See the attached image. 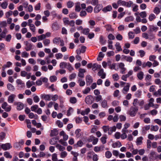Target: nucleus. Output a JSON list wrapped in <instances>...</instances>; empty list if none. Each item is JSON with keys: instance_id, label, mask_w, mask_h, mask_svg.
<instances>
[{"instance_id": "23", "label": "nucleus", "mask_w": 161, "mask_h": 161, "mask_svg": "<svg viewBox=\"0 0 161 161\" xmlns=\"http://www.w3.org/2000/svg\"><path fill=\"white\" fill-rule=\"evenodd\" d=\"M104 147L103 146H100V147L96 146L94 148V150L96 152H98L101 150H103Z\"/></svg>"}, {"instance_id": "56", "label": "nucleus", "mask_w": 161, "mask_h": 161, "mask_svg": "<svg viewBox=\"0 0 161 161\" xmlns=\"http://www.w3.org/2000/svg\"><path fill=\"white\" fill-rule=\"evenodd\" d=\"M77 16L74 13H72L69 14V17L71 19H74L77 18Z\"/></svg>"}, {"instance_id": "45", "label": "nucleus", "mask_w": 161, "mask_h": 161, "mask_svg": "<svg viewBox=\"0 0 161 161\" xmlns=\"http://www.w3.org/2000/svg\"><path fill=\"white\" fill-rule=\"evenodd\" d=\"M94 154V153L92 151H90L89 152L87 153V159L89 160L90 159L92 158V156Z\"/></svg>"}, {"instance_id": "2", "label": "nucleus", "mask_w": 161, "mask_h": 161, "mask_svg": "<svg viewBox=\"0 0 161 161\" xmlns=\"http://www.w3.org/2000/svg\"><path fill=\"white\" fill-rule=\"evenodd\" d=\"M138 111L137 107H131L130 109L129 114L131 117H134L136 115Z\"/></svg>"}, {"instance_id": "41", "label": "nucleus", "mask_w": 161, "mask_h": 161, "mask_svg": "<svg viewBox=\"0 0 161 161\" xmlns=\"http://www.w3.org/2000/svg\"><path fill=\"white\" fill-rule=\"evenodd\" d=\"M12 65V63L10 61L7 62L6 64L3 67V69H5L6 68H9L11 67Z\"/></svg>"}, {"instance_id": "4", "label": "nucleus", "mask_w": 161, "mask_h": 161, "mask_svg": "<svg viewBox=\"0 0 161 161\" xmlns=\"http://www.w3.org/2000/svg\"><path fill=\"white\" fill-rule=\"evenodd\" d=\"M41 97L46 101H50L51 100V95L50 94H43L41 95Z\"/></svg>"}, {"instance_id": "29", "label": "nucleus", "mask_w": 161, "mask_h": 161, "mask_svg": "<svg viewBox=\"0 0 161 161\" xmlns=\"http://www.w3.org/2000/svg\"><path fill=\"white\" fill-rule=\"evenodd\" d=\"M64 23L65 25H69L70 26H74L75 22L74 21H64Z\"/></svg>"}, {"instance_id": "58", "label": "nucleus", "mask_w": 161, "mask_h": 161, "mask_svg": "<svg viewBox=\"0 0 161 161\" xmlns=\"http://www.w3.org/2000/svg\"><path fill=\"white\" fill-rule=\"evenodd\" d=\"M105 155L106 157L108 158H110L112 156V153L109 151H106L105 152Z\"/></svg>"}, {"instance_id": "18", "label": "nucleus", "mask_w": 161, "mask_h": 161, "mask_svg": "<svg viewBox=\"0 0 161 161\" xmlns=\"http://www.w3.org/2000/svg\"><path fill=\"white\" fill-rule=\"evenodd\" d=\"M59 139L58 137H53L49 140V143L52 145H55L57 143V141Z\"/></svg>"}, {"instance_id": "40", "label": "nucleus", "mask_w": 161, "mask_h": 161, "mask_svg": "<svg viewBox=\"0 0 161 161\" xmlns=\"http://www.w3.org/2000/svg\"><path fill=\"white\" fill-rule=\"evenodd\" d=\"M159 129L158 126L157 125H152L151 128L150 129L151 131H157Z\"/></svg>"}, {"instance_id": "51", "label": "nucleus", "mask_w": 161, "mask_h": 161, "mask_svg": "<svg viewBox=\"0 0 161 161\" xmlns=\"http://www.w3.org/2000/svg\"><path fill=\"white\" fill-rule=\"evenodd\" d=\"M74 3L70 1H68L67 3V7L69 8H72L74 6Z\"/></svg>"}, {"instance_id": "24", "label": "nucleus", "mask_w": 161, "mask_h": 161, "mask_svg": "<svg viewBox=\"0 0 161 161\" xmlns=\"http://www.w3.org/2000/svg\"><path fill=\"white\" fill-rule=\"evenodd\" d=\"M135 14L136 16L140 15L142 18H144L147 16V14L145 11H143L140 13H136Z\"/></svg>"}, {"instance_id": "9", "label": "nucleus", "mask_w": 161, "mask_h": 161, "mask_svg": "<svg viewBox=\"0 0 161 161\" xmlns=\"http://www.w3.org/2000/svg\"><path fill=\"white\" fill-rule=\"evenodd\" d=\"M16 97V95L14 94H11L10 95L8 98V102L9 103H13Z\"/></svg>"}, {"instance_id": "44", "label": "nucleus", "mask_w": 161, "mask_h": 161, "mask_svg": "<svg viewBox=\"0 0 161 161\" xmlns=\"http://www.w3.org/2000/svg\"><path fill=\"white\" fill-rule=\"evenodd\" d=\"M3 155L6 158H12V156L10 155L9 153L8 152H4L3 153Z\"/></svg>"}, {"instance_id": "15", "label": "nucleus", "mask_w": 161, "mask_h": 161, "mask_svg": "<svg viewBox=\"0 0 161 161\" xmlns=\"http://www.w3.org/2000/svg\"><path fill=\"white\" fill-rule=\"evenodd\" d=\"M100 70L98 73L97 75L98 76H101V78L104 79L105 78L106 74L104 72L103 69H100Z\"/></svg>"}, {"instance_id": "16", "label": "nucleus", "mask_w": 161, "mask_h": 161, "mask_svg": "<svg viewBox=\"0 0 161 161\" xmlns=\"http://www.w3.org/2000/svg\"><path fill=\"white\" fill-rule=\"evenodd\" d=\"M90 139L91 140H89V142L92 141V143L93 145H95L97 143L98 140L97 138L93 136H90Z\"/></svg>"}, {"instance_id": "27", "label": "nucleus", "mask_w": 161, "mask_h": 161, "mask_svg": "<svg viewBox=\"0 0 161 161\" xmlns=\"http://www.w3.org/2000/svg\"><path fill=\"white\" fill-rule=\"evenodd\" d=\"M112 146L113 148L119 147L122 146V144L120 142L117 141L115 143H113Z\"/></svg>"}, {"instance_id": "3", "label": "nucleus", "mask_w": 161, "mask_h": 161, "mask_svg": "<svg viewBox=\"0 0 161 161\" xmlns=\"http://www.w3.org/2000/svg\"><path fill=\"white\" fill-rule=\"evenodd\" d=\"M119 68L120 69V72L122 74H125L126 70V69L125 67V64L122 62H120L118 64Z\"/></svg>"}, {"instance_id": "20", "label": "nucleus", "mask_w": 161, "mask_h": 161, "mask_svg": "<svg viewBox=\"0 0 161 161\" xmlns=\"http://www.w3.org/2000/svg\"><path fill=\"white\" fill-rule=\"evenodd\" d=\"M112 9L111 5H108L106 7H104L102 9V11L104 13H106L110 11Z\"/></svg>"}, {"instance_id": "22", "label": "nucleus", "mask_w": 161, "mask_h": 161, "mask_svg": "<svg viewBox=\"0 0 161 161\" xmlns=\"http://www.w3.org/2000/svg\"><path fill=\"white\" fill-rule=\"evenodd\" d=\"M143 137L142 136H140L137 137L136 139V143L137 145H141L142 143V140H143Z\"/></svg>"}, {"instance_id": "50", "label": "nucleus", "mask_w": 161, "mask_h": 161, "mask_svg": "<svg viewBox=\"0 0 161 161\" xmlns=\"http://www.w3.org/2000/svg\"><path fill=\"white\" fill-rule=\"evenodd\" d=\"M34 84V83L33 81H28L26 83L27 87L28 88H30L31 86Z\"/></svg>"}, {"instance_id": "26", "label": "nucleus", "mask_w": 161, "mask_h": 161, "mask_svg": "<svg viewBox=\"0 0 161 161\" xmlns=\"http://www.w3.org/2000/svg\"><path fill=\"white\" fill-rule=\"evenodd\" d=\"M81 10L80 3V2H77L75 3V10L76 11L79 12Z\"/></svg>"}, {"instance_id": "52", "label": "nucleus", "mask_w": 161, "mask_h": 161, "mask_svg": "<svg viewBox=\"0 0 161 161\" xmlns=\"http://www.w3.org/2000/svg\"><path fill=\"white\" fill-rule=\"evenodd\" d=\"M113 42L110 41H108V47L109 49L113 50L114 48L112 45Z\"/></svg>"}, {"instance_id": "55", "label": "nucleus", "mask_w": 161, "mask_h": 161, "mask_svg": "<svg viewBox=\"0 0 161 161\" xmlns=\"http://www.w3.org/2000/svg\"><path fill=\"white\" fill-rule=\"evenodd\" d=\"M38 40L40 41L43 39H45L46 38L44 34H42L41 35L38 36H37Z\"/></svg>"}, {"instance_id": "38", "label": "nucleus", "mask_w": 161, "mask_h": 161, "mask_svg": "<svg viewBox=\"0 0 161 161\" xmlns=\"http://www.w3.org/2000/svg\"><path fill=\"white\" fill-rule=\"evenodd\" d=\"M78 83H79V85L80 86H83L85 84V82L84 80L79 78L78 80Z\"/></svg>"}, {"instance_id": "34", "label": "nucleus", "mask_w": 161, "mask_h": 161, "mask_svg": "<svg viewBox=\"0 0 161 161\" xmlns=\"http://www.w3.org/2000/svg\"><path fill=\"white\" fill-rule=\"evenodd\" d=\"M115 46L118 52H119L122 50V48H121L120 44L119 42H117L115 45Z\"/></svg>"}, {"instance_id": "17", "label": "nucleus", "mask_w": 161, "mask_h": 161, "mask_svg": "<svg viewBox=\"0 0 161 161\" xmlns=\"http://www.w3.org/2000/svg\"><path fill=\"white\" fill-rule=\"evenodd\" d=\"M79 73L78 76L79 77L83 78L84 77V73L86 72V70L85 69L80 68L79 69Z\"/></svg>"}, {"instance_id": "59", "label": "nucleus", "mask_w": 161, "mask_h": 161, "mask_svg": "<svg viewBox=\"0 0 161 161\" xmlns=\"http://www.w3.org/2000/svg\"><path fill=\"white\" fill-rule=\"evenodd\" d=\"M70 102L73 104L77 102V99L75 97H71L69 100Z\"/></svg>"}, {"instance_id": "63", "label": "nucleus", "mask_w": 161, "mask_h": 161, "mask_svg": "<svg viewBox=\"0 0 161 161\" xmlns=\"http://www.w3.org/2000/svg\"><path fill=\"white\" fill-rule=\"evenodd\" d=\"M57 79V77L55 76H52L50 77L49 80L51 82H53L55 81Z\"/></svg>"}, {"instance_id": "12", "label": "nucleus", "mask_w": 161, "mask_h": 161, "mask_svg": "<svg viewBox=\"0 0 161 161\" xmlns=\"http://www.w3.org/2000/svg\"><path fill=\"white\" fill-rule=\"evenodd\" d=\"M142 36L143 37L145 38L146 39H148L151 40L154 38V36L153 35H148L147 33H144L142 34Z\"/></svg>"}, {"instance_id": "42", "label": "nucleus", "mask_w": 161, "mask_h": 161, "mask_svg": "<svg viewBox=\"0 0 161 161\" xmlns=\"http://www.w3.org/2000/svg\"><path fill=\"white\" fill-rule=\"evenodd\" d=\"M56 147L60 151H63L65 150V148L63 146L59 144H57L56 145Z\"/></svg>"}, {"instance_id": "7", "label": "nucleus", "mask_w": 161, "mask_h": 161, "mask_svg": "<svg viewBox=\"0 0 161 161\" xmlns=\"http://www.w3.org/2000/svg\"><path fill=\"white\" fill-rule=\"evenodd\" d=\"M85 102L88 104H91L93 103V97L89 95L86 96L85 99Z\"/></svg>"}, {"instance_id": "1", "label": "nucleus", "mask_w": 161, "mask_h": 161, "mask_svg": "<svg viewBox=\"0 0 161 161\" xmlns=\"http://www.w3.org/2000/svg\"><path fill=\"white\" fill-rule=\"evenodd\" d=\"M1 107L3 109L7 112H10L12 109L11 106L8 105L6 102H3L2 103Z\"/></svg>"}, {"instance_id": "8", "label": "nucleus", "mask_w": 161, "mask_h": 161, "mask_svg": "<svg viewBox=\"0 0 161 161\" xmlns=\"http://www.w3.org/2000/svg\"><path fill=\"white\" fill-rule=\"evenodd\" d=\"M14 105H16L17 109L18 110H20L23 109L24 108V105L21 102H15L14 103Z\"/></svg>"}, {"instance_id": "6", "label": "nucleus", "mask_w": 161, "mask_h": 161, "mask_svg": "<svg viewBox=\"0 0 161 161\" xmlns=\"http://www.w3.org/2000/svg\"><path fill=\"white\" fill-rule=\"evenodd\" d=\"M12 147L11 145L9 143L3 144L2 145V148L4 151L9 150Z\"/></svg>"}, {"instance_id": "43", "label": "nucleus", "mask_w": 161, "mask_h": 161, "mask_svg": "<svg viewBox=\"0 0 161 161\" xmlns=\"http://www.w3.org/2000/svg\"><path fill=\"white\" fill-rule=\"evenodd\" d=\"M51 100L53 101H55L59 98L57 94L51 95Z\"/></svg>"}, {"instance_id": "47", "label": "nucleus", "mask_w": 161, "mask_h": 161, "mask_svg": "<svg viewBox=\"0 0 161 161\" xmlns=\"http://www.w3.org/2000/svg\"><path fill=\"white\" fill-rule=\"evenodd\" d=\"M55 57L57 59H61L63 57V55L61 53H58L55 54Z\"/></svg>"}, {"instance_id": "5", "label": "nucleus", "mask_w": 161, "mask_h": 161, "mask_svg": "<svg viewBox=\"0 0 161 161\" xmlns=\"http://www.w3.org/2000/svg\"><path fill=\"white\" fill-rule=\"evenodd\" d=\"M24 43L25 45V48L26 51H29L32 49L33 45L31 43L28 42L27 41H25Z\"/></svg>"}, {"instance_id": "57", "label": "nucleus", "mask_w": 161, "mask_h": 161, "mask_svg": "<svg viewBox=\"0 0 161 161\" xmlns=\"http://www.w3.org/2000/svg\"><path fill=\"white\" fill-rule=\"evenodd\" d=\"M154 100L153 98H151L149 100V103H148L151 107H152L154 105Z\"/></svg>"}, {"instance_id": "13", "label": "nucleus", "mask_w": 161, "mask_h": 161, "mask_svg": "<svg viewBox=\"0 0 161 161\" xmlns=\"http://www.w3.org/2000/svg\"><path fill=\"white\" fill-rule=\"evenodd\" d=\"M130 86V84L128 83H127L126 85L124 86L122 91V92L123 94H125L127 93V92L129 90Z\"/></svg>"}, {"instance_id": "49", "label": "nucleus", "mask_w": 161, "mask_h": 161, "mask_svg": "<svg viewBox=\"0 0 161 161\" xmlns=\"http://www.w3.org/2000/svg\"><path fill=\"white\" fill-rule=\"evenodd\" d=\"M93 7L91 6H88L86 9V10L88 13H91L93 11Z\"/></svg>"}, {"instance_id": "32", "label": "nucleus", "mask_w": 161, "mask_h": 161, "mask_svg": "<svg viewBox=\"0 0 161 161\" xmlns=\"http://www.w3.org/2000/svg\"><path fill=\"white\" fill-rule=\"evenodd\" d=\"M90 110L89 108H88L85 109V110L82 111L80 113L82 115H84L87 114L90 112Z\"/></svg>"}, {"instance_id": "62", "label": "nucleus", "mask_w": 161, "mask_h": 161, "mask_svg": "<svg viewBox=\"0 0 161 161\" xmlns=\"http://www.w3.org/2000/svg\"><path fill=\"white\" fill-rule=\"evenodd\" d=\"M41 3H38L36 4L34 7V8L35 10H39L41 8Z\"/></svg>"}, {"instance_id": "28", "label": "nucleus", "mask_w": 161, "mask_h": 161, "mask_svg": "<svg viewBox=\"0 0 161 161\" xmlns=\"http://www.w3.org/2000/svg\"><path fill=\"white\" fill-rule=\"evenodd\" d=\"M101 68V66L100 65L96 64H94L92 67V70L93 71H95L97 69H100Z\"/></svg>"}, {"instance_id": "11", "label": "nucleus", "mask_w": 161, "mask_h": 161, "mask_svg": "<svg viewBox=\"0 0 161 161\" xmlns=\"http://www.w3.org/2000/svg\"><path fill=\"white\" fill-rule=\"evenodd\" d=\"M152 76L149 74H147L146 75L145 80L147 83L146 85L147 86L150 85H151V83H149L151 80Z\"/></svg>"}, {"instance_id": "37", "label": "nucleus", "mask_w": 161, "mask_h": 161, "mask_svg": "<svg viewBox=\"0 0 161 161\" xmlns=\"http://www.w3.org/2000/svg\"><path fill=\"white\" fill-rule=\"evenodd\" d=\"M68 63L64 62H61L59 64V67L61 69L66 68Z\"/></svg>"}, {"instance_id": "46", "label": "nucleus", "mask_w": 161, "mask_h": 161, "mask_svg": "<svg viewBox=\"0 0 161 161\" xmlns=\"http://www.w3.org/2000/svg\"><path fill=\"white\" fill-rule=\"evenodd\" d=\"M61 39L60 37H55L53 40V43L54 44H58L60 42Z\"/></svg>"}, {"instance_id": "33", "label": "nucleus", "mask_w": 161, "mask_h": 161, "mask_svg": "<svg viewBox=\"0 0 161 161\" xmlns=\"http://www.w3.org/2000/svg\"><path fill=\"white\" fill-rule=\"evenodd\" d=\"M153 95L156 97L161 96V89H159L157 91L154 92Z\"/></svg>"}, {"instance_id": "25", "label": "nucleus", "mask_w": 161, "mask_h": 161, "mask_svg": "<svg viewBox=\"0 0 161 161\" xmlns=\"http://www.w3.org/2000/svg\"><path fill=\"white\" fill-rule=\"evenodd\" d=\"M101 9V6L99 4L97 5L94 8V11L95 13H98Z\"/></svg>"}, {"instance_id": "39", "label": "nucleus", "mask_w": 161, "mask_h": 161, "mask_svg": "<svg viewBox=\"0 0 161 161\" xmlns=\"http://www.w3.org/2000/svg\"><path fill=\"white\" fill-rule=\"evenodd\" d=\"M7 87L9 91H13L14 90V86L11 84H8L7 85Z\"/></svg>"}, {"instance_id": "64", "label": "nucleus", "mask_w": 161, "mask_h": 161, "mask_svg": "<svg viewBox=\"0 0 161 161\" xmlns=\"http://www.w3.org/2000/svg\"><path fill=\"white\" fill-rule=\"evenodd\" d=\"M8 5V3L7 2H4L2 3L1 6L2 8L6 9L7 8Z\"/></svg>"}, {"instance_id": "14", "label": "nucleus", "mask_w": 161, "mask_h": 161, "mask_svg": "<svg viewBox=\"0 0 161 161\" xmlns=\"http://www.w3.org/2000/svg\"><path fill=\"white\" fill-rule=\"evenodd\" d=\"M16 82L18 86L19 87L23 88L25 86V83L20 79L17 80H16Z\"/></svg>"}, {"instance_id": "35", "label": "nucleus", "mask_w": 161, "mask_h": 161, "mask_svg": "<svg viewBox=\"0 0 161 161\" xmlns=\"http://www.w3.org/2000/svg\"><path fill=\"white\" fill-rule=\"evenodd\" d=\"M101 106L103 108H108V106L107 101L105 100H103L101 103Z\"/></svg>"}, {"instance_id": "48", "label": "nucleus", "mask_w": 161, "mask_h": 161, "mask_svg": "<svg viewBox=\"0 0 161 161\" xmlns=\"http://www.w3.org/2000/svg\"><path fill=\"white\" fill-rule=\"evenodd\" d=\"M126 130H124V129H123L122 130V132H123V134H122L120 136V137L122 139H124L126 138L127 136V135L125 133V132H126Z\"/></svg>"}, {"instance_id": "36", "label": "nucleus", "mask_w": 161, "mask_h": 161, "mask_svg": "<svg viewBox=\"0 0 161 161\" xmlns=\"http://www.w3.org/2000/svg\"><path fill=\"white\" fill-rule=\"evenodd\" d=\"M58 134L57 131L56 129H54L53 130H51L50 133V136H56Z\"/></svg>"}, {"instance_id": "10", "label": "nucleus", "mask_w": 161, "mask_h": 161, "mask_svg": "<svg viewBox=\"0 0 161 161\" xmlns=\"http://www.w3.org/2000/svg\"><path fill=\"white\" fill-rule=\"evenodd\" d=\"M87 85H90L92 82V77L89 75H87L86 78Z\"/></svg>"}, {"instance_id": "53", "label": "nucleus", "mask_w": 161, "mask_h": 161, "mask_svg": "<svg viewBox=\"0 0 161 161\" xmlns=\"http://www.w3.org/2000/svg\"><path fill=\"white\" fill-rule=\"evenodd\" d=\"M50 42V40L48 39H45L43 41V43L45 46H48Z\"/></svg>"}, {"instance_id": "19", "label": "nucleus", "mask_w": 161, "mask_h": 161, "mask_svg": "<svg viewBox=\"0 0 161 161\" xmlns=\"http://www.w3.org/2000/svg\"><path fill=\"white\" fill-rule=\"evenodd\" d=\"M144 73L142 71H140L137 74V77L139 80H142L144 78Z\"/></svg>"}, {"instance_id": "61", "label": "nucleus", "mask_w": 161, "mask_h": 161, "mask_svg": "<svg viewBox=\"0 0 161 161\" xmlns=\"http://www.w3.org/2000/svg\"><path fill=\"white\" fill-rule=\"evenodd\" d=\"M52 159L53 161H58L57 155L56 153H55L52 154Z\"/></svg>"}, {"instance_id": "31", "label": "nucleus", "mask_w": 161, "mask_h": 161, "mask_svg": "<svg viewBox=\"0 0 161 161\" xmlns=\"http://www.w3.org/2000/svg\"><path fill=\"white\" fill-rule=\"evenodd\" d=\"M32 22V21H30L29 25L30 26V29L33 32H34L35 31V27L34 25L31 24Z\"/></svg>"}, {"instance_id": "21", "label": "nucleus", "mask_w": 161, "mask_h": 161, "mask_svg": "<svg viewBox=\"0 0 161 161\" xmlns=\"http://www.w3.org/2000/svg\"><path fill=\"white\" fill-rule=\"evenodd\" d=\"M86 47L85 46H83L81 47V49H77L76 51V53L77 54H80L81 53H83L86 51Z\"/></svg>"}, {"instance_id": "54", "label": "nucleus", "mask_w": 161, "mask_h": 161, "mask_svg": "<svg viewBox=\"0 0 161 161\" xmlns=\"http://www.w3.org/2000/svg\"><path fill=\"white\" fill-rule=\"evenodd\" d=\"M91 89L89 87H87L82 91V92L84 94H87L89 93Z\"/></svg>"}, {"instance_id": "60", "label": "nucleus", "mask_w": 161, "mask_h": 161, "mask_svg": "<svg viewBox=\"0 0 161 161\" xmlns=\"http://www.w3.org/2000/svg\"><path fill=\"white\" fill-rule=\"evenodd\" d=\"M107 139V137L106 136H103L101 138L100 140L103 144H105L106 143Z\"/></svg>"}, {"instance_id": "30", "label": "nucleus", "mask_w": 161, "mask_h": 161, "mask_svg": "<svg viewBox=\"0 0 161 161\" xmlns=\"http://www.w3.org/2000/svg\"><path fill=\"white\" fill-rule=\"evenodd\" d=\"M116 128L115 126L112 127H109V130L108 132V133L109 135H111L113 132H115L116 130Z\"/></svg>"}]
</instances>
